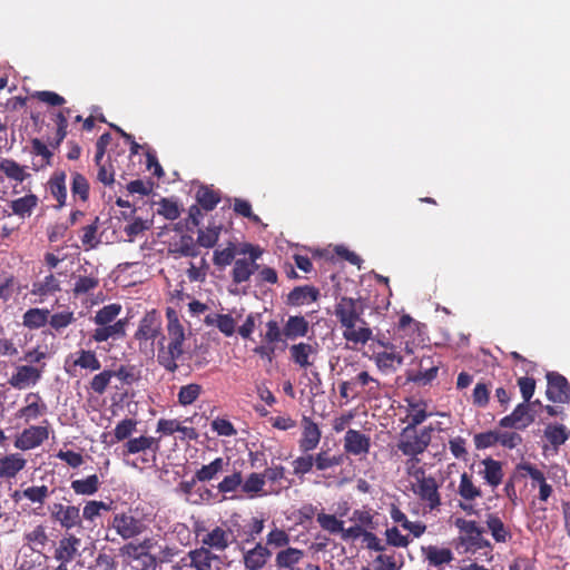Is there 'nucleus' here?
<instances>
[{
    "label": "nucleus",
    "mask_w": 570,
    "mask_h": 570,
    "mask_svg": "<svg viewBox=\"0 0 570 570\" xmlns=\"http://www.w3.org/2000/svg\"><path fill=\"white\" fill-rule=\"evenodd\" d=\"M365 306L360 298L341 296L337 298L334 315L344 328L343 337L354 344H365L372 337V330L361 318Z\"/></svg>",
    "instance_id": "obj_1"
},
{
    "label": "nucleus",
    "mask_w": 570,
    "mask_h": 570,
    "mask_svg": "<svg viewBox=\"0 0 570 570\" xmlns=\"http://www.w3.org/2000/svg\"><path fill=\"white\" fill-rule=\"evenodd\" d=\"M432 432L433 428L431 425L420 430L405 426L399 435L396 448L403 455L419 462L417 456L423 454L431 443Z\"/></svg>",
    "instance_id": "obj_2"
},
{
    "label": "nucleus",
    "mask_w": 570,
    "mask_h": 570,
    "mask_svg": "<svg viewBox=\"0 0 570 570\" xmlns=\"http://www.w3.org/2000/svg\"><path fill=\"white\" fill-rule=\"evenodd\" d=\"M455 527L459 529V543L465 552L491 550V543L483 537L484 531L476 521L458 518Z\"/></svg>",
    "instance_id": "obj_3"
},
{
    "label": "nucleus",
    "mask_w": 570,
    "mask_h": 570,
    "mask_svg": "<svg viewBox=\"0 0 570 570\" xmlns=\"http://www.w3.org/2000/svg\"><path fill=\"white\" fill-rule=\"evenodd\" d=\"M413 476L415 479V483L412 484L413 493L430 511L438 509L441 505V495L435 478L426 475L421 468L414 472Z\"/></svg>",
    "instance_id": "obj_4"
},
{
    "label": "nucleus",
    "mask_w": 570,
    "mask_h": 570,
    "mask_svg": "<svg viewBox=\"0 0 570 570\" xmlns=\"http://www.w3.org/2000/svg\"><path fill=\"white\" fill-rule=\"evenodd\" d=\"M165 337L158 342L157 362L166 371L175 373L178 370L177 361L183 356L185 333H168V344H164Z\"/></svg>",
    "instance_id": "obj_5"
},
{
    "label": "nucleus",
    "mask_w": 570,
    "mask_h": 570,
    "mask_svg": "<svg viewBox=\"0 0 570 570\" xmlns=\"http://www.w3.org/2000/svg\"><path fill=\"white\" fill-rule=\"evenodd\" d=\"M110 528L122 539L131 540L142 534L147 525L141 518L132 514L131 510L115 513Z\"/></svg>",
    "instance_id": "obj_6"
},
{
    "label": "nucleus",
    "mask_w": 570,
    "mask_h": 570,
    "mask_svg": "<svg viewBox=\"0 0 570 570\" xmlns=\"http://www.w3.org/2000/svg\"><path fill=\"white\" fill-rule=\"evenodd\" d=\"M228 523L230 530L234 532V542L239 539L242 543H250L255 541L256 537L264 530V519L256 517L246 520L235 513L228 519Z\"/></svg>",
    "instance_id": "obj_7"
},
{
    "label": "nucleus",
    "mask_w": 570,
    "mask_h": 570,
    "mask_svg": "<svg viewBox=\"0 0 570 570\" xmlns=\"http://www.w3.org/2000/svg\"><path fill=\"white\" fill-rule=\"evenodd\" d=\"M158 535L146 537L139 541L144 552L148 556L147 568H157L158 564L167 563L177 554L174 546L161 544Z\"/></svg>",
    "instance_id": "obj_8"
},
{
    "label": "nucleus",
    "mask_w": 570,
    "mask_h": 570,
    "mask_svg": "<svg viewBox=\"0 0 570 570\" xmlns=\"http://www.w3.org/2000/svg\"><path fill=\"white\" fill-rule=\"evenodd\" d=\"M65 367L68 374L75 375L78 370L99 371L101 362L95 351L80 348L67 356Z\"/></svg>",
    "instance_id": "obj_9"
},
{
    "label": "nucleus",
    "mask_w": 570,
    "mask_h": 570,
    "mask_svg": "<svg viewBox=\"0 0 570 570\" xmlns=\"http://www.w3.org/2000/svg\"><path fill=\"white\" fill-rule=\"evenodd\" d=\"M233 534L234 532L229 528L228 520H226L207 531L202 538V544L214 552H224L234 543Z\"/></svg>",
    "instance_id": "obj_10"
},
{
    "label": "nucleus",
    "mask_w": 570,
    "mask_h": 570,
    "mask_svg": "<svg viewBox=\"0 0 570 570\" xmlns=\"http://www.w3.org/2000/svg\"><path fill=\"white\" fill-rule=\"evenodd\" d=\"M535 420L534 413L531 412V403H519L514 410L503 416L498 425L501 429H513L523 431L529 428Z\"/></svg>",
    "instance_id": "obj_11"
},
{
    "label": "nucleus",
    "mask_w": 570,
    "mask_h": 570,
    "mask_svg": "<svg viewBox=\"0 0 570 570\" xmlns=\"http://www.w3.org/2000/svg\"><path fill=\"white\" fill-rule=\"evenodd\" d=\"M46 364L41 366L18 365L8 380L10 386L16 390H24L35 386L42 377Z\"/></svg>",
    "instance_id": "obj_12"
},
{
    "label": "nucleus",
    "mask_w": 570,
    "mask_h": 570,
    "mask_svg": "<svg viewBox=\"0 0 570 570\" xmlns=\"http://www.w3.org/2000/svg\"><path fill=\"white\" fill-rule=\"evenodd\" d=\"M49 509L51 518L66 531L82 527L79 507L53 503Z\"/></svg>",
    "instance_id": "obj_13"
},
{
    "label": "nucleus",
    "mask_w": 570,
    "mask_h": 570,
    "mask_svg": "<svg viewBox=\"0 0 570 570\" xmlns=\"http://www.w3.org/2000/svg\"><path fill=\"white\" fill-rule=\"evenodd\" d=\"M284 336L283 328L279 327L278 323L271 320L266 323V333L264 335L265 344L256 346L253 352L263 360L272 362L275 357L276 343L282 341Z\"/></svg>",
    "instance_id": "obj_14"
},
{
    "label": "nucleus",
    "mask_w": 570,
    "mask_h": 570,
    "mask_svg": "<svg viewBox=\"0 0 570 570\" xmlns=\"http://www.w3.org/2000/svg\"><path fill=\"white\" fill-rule=\"evenodd\" d=\"M547 391L546 395L549 401L554 403L570 402V383L558 372L547 373Z\"/></svg>",
    "instance_id": "obj_15"
},
{
    "label": "nucleus",
    "mask_w": 570,
    "mask_h": 570,
    "mask_svg": "<svg viewBox=\"0 0 570 570\" xmlns=\"http://www.w3.org/2000/svg\"><path fill=\"white\" fill-rule=\"evenodd\" d=\"M189 566L195 570H219L222 558L209 548L202 546L187 553Z\"/></svg>",
    "instance_id": "obj_16"
},
{
    "label": "nucleus",
    "mask_w": 570,
    "mask_h": 570,
    "mask_svg": "<svg viewBox=\"0 0 570 570\" xmlns=\"http://www.w3.org/2000/svg\"><path fill=\"white\" fill-rule=\"evenodd\" d=\"M49 436L48 428L31 425L24 429L14 440V448L28 451L40 446Z\"/></svg>",
    "instance_id": "obj_17"
},
{
    "label": "nucleus",
    "mask_w": 570,
    "mask_h": 570,
    "mask_svg": "<svg viewBox=\"0 0 570 570\" xmlns=\"http://www.w3.org/2000/svg\"><path fill=\"white\" fill-rule=\"evenodd\" d=\"M301 425L302 435L298 440V449L302 453L313 452L321 442L322 431L309 416L304 415Z\"/></svg>",
    "instance_id": "obj_18"
},
{
    "label": "nucleus",
    "mask_w": 570,
    "mask_h": 570,
    "mask_svg": "<svg viewBox=\"0 0 570 570\" xmlns=\"http://www.w3.org/2000/svg\"><path fill=\"white\" fill-rule=\"evenodd\" d=\"M161 317L155 311L147 312L139 322L135 338L141 342L154 341L160 334Z\"/></svg>",
    "instance_id": "obj_19"
},
{
    "label": "nucleus",
    "mask_w": 570,
    "mask_h": 570,
    "mask_svg": "<svg viewBox=\"0 0 570 570\" xmlns=\"http://www.w3.org/2000/svg\"><path fill=\"white\" fill-rule=\"evenodd\" d=\"M345 461V455L331 454L330 450H321L314 454V471L320 472L324 478L335 476V469L342 465Z\"/></svg>",
    "instance_id": "obj_20"
},
{
    "label": "nucleus",
    "mask_w": 570,
    "mask_h": 570,
    "mask_svg": "<svg viewBox=\"0 0 570 570\" xmlns=\"http://www.w3.org/2000/svg\"><path fill=\"white\" fill-rule=\"evenodd\" d=\"M81 539L75 534L67 533L59 541L53 550V559L58 563H71L79 554Z\"/></svg>",
    "instance_id": "obj_21"
},
{
    "label": "nucleus",
    "mask_w": 570,
    "mask_h": 570,
    "mask_svg": "<svg viewBox=\"0 0 570 570\" xmlns=\"http://www.w3.org/2000/svg\"><path fill=\"white\" fill-rule=\"evenodd\" d=\"M343 448L347 454L366 455L371 449V438L358 430L350 429L344 435Z\"/></svg>",
    "instance_id": "obj_22"
},
{
    "label": "nucleus",
    "mask_w": 570,
    "mask_h": 570,
    "mask_svg": "<svg viewBox=\"0 0 570 570\" xmlns=\"http://www.w3.org/2000/svg\"><path fill=\"white\" fill-rule=\"evenodd\" d=\"M243 564L246 570H262L272 557V551L261 542L252 549L242 548Z\"/></svg>",
    "instance_id": "obj_23"
},
{
    "label": "nucleus",
    "mask_w": 570,
    "mask_h": 570,
    "mask_svg": "<svg viewBox=\"0 0 570 570\" xmlns=\"http://www.w3.org/2000/svg\"><path fill=\"white\" fill-rule=\"evenodd\" d=\"M158 450L159 439L140 435L138 438L128 439L121 446V454L122 456H128L150 451L155 456Z\"/></svg>",
    "instance_id": "obj_24"
},
{
    "label": "nucleus",
    "mask_w": 570,
    "mask_h": 570,
    "mask_svg": "<svg viewBox=\"0 0 570 570\" xmlns=\"http://www.w3.org/2000/svg\"><path fill=\"white\" fill-rule=\"evenodd\" d=\"M128 324L127 318L118 320L107 325H99L94 330L91 340L97 343H102L112 340H121L126 336V326Z\"/></svg>",
    "instance_id": "obj_25"
},
{
    "label": "nucleus",
    "mask_w": 570,
    "mask_h": 570,
    "mask_svg": "<svg viewBox=\"0 0 570 570\" xmlns=\"http://www.w3.org/2000/svg\"><path fill=\"white\" fill-rule=\"evenodd\" d=\"M317 354V343L309 344L299 342L289 346L291 360L302 368H308L314 364Z\"/></svg>",
    "instance_id": "obj_26"
},
{
    "label": "nucleus",
    "mask_w": 570,
    "mask_h": 570,
    "mask_svg": "<svg viewBox=\"0 0 570 570\" xmlns=\"http://www.w3.org/2000/svg\"><path fill=\"white\" fill-rule=\"evenodd\" d=\"M156 431L164 435H173L174 433L178 432L181 434L179 436L180 440L195 441L198 439V433H197L196 429L190 428V426H185L178 420L160 419L157 422Z\"/></svg>",
    "instance_id": "obj_27"
},
{
    "label": "nucleus",
    "mask_w": 570,
    "mask_h": 570,
    "mask_svg": "<svg viewBox=\"0 0 570 570\" xmlns=\"http://www.w3.org/2000/svg\"><path fill=\"white\" fill-rule=\"evenodd\" d=\"M27 465V460L20 453H10L0 458V478L14 479Z\"/></svg>",
    "instance_id": "obj_28"
},
{
    "label": "nucleus",
    "mask_w": 570,
    "mask_h": 570,
    "mask_svg": "<svg viewBox=\"0 0 570 570\" xmlns=\"http://www.w3.org/2000/svg\"><path fill=\"white\" fill-rule=\"evenodd\" d=\"M320 291L312 285L296 286L287 295V304L292 306H302L316 302Z\"/></svg>",
    "instance_id": "obj_29"
},
{
    "label": "nucleus",
    "mask_w": 570,
    "mask_h": 570,
    "mask_svg": "<svg viewBox=\"0 0 570 570\" xmlns=\"http://www.w3.org/2000/svg\"><path fill=\"white\" fill-rule=\"evenodd\" d=\"M487 528L497 543H508L512 540V532L502 519L495 513L487 515Z\"/></svg>",
    "instance_id": "obj_30"
},
{
    "label": "nucleus",
    "mask_w": 570,
    "mask_h": 570,
    "mask_svg": "<svg viewBox=\"0 0 570 570\" xmlns=\"http://www.w3.org/2000/svg\"><path fill=\"white\" fill-rule=\"evenodd\" d=\"M481 463L484 469L480 471V474L484 481L493 489L499 487L503 479L502 463L492 458H485Z\"/></svg>",
    "instance_id": "obj_31"
},
{
    "label": "nucleus",
    "mask_w": 570,
    "mask_h": 570,
    "mask_svg": "<svg viewBox=\"0 0 570 570\" xmlns=\"http://www.w3.org/2000/svg\"><path fill=\"white\" fill-rule=\"evenodd\" d=\"M27 405L18 411V416L23 417L26 422L35 420L47 411V406L41 402V396L38 393H29L26 396Z\"/></svg>",
    "instance_id": "obj_32"
},
{
    "label": "nucleus",
    "mask_w": 570,
    "mask_h": 570,
    "mask_svg": "<svg viewBox=\"0 0 570 570\" xmlns=\"http://www.w3.org/2000/svg\"><path fill=\"white\" fill-rule=\"evenodd\" d=\"M309 324L302 315L289 316L284 324L283 333L288 340H296L307 335Z\"/></svg>",
    "instance_id": "obj_33"
},
{
    "label": "nucleus",
    "mask_w": 570,
    "mask_h": 570,
    "mask_svg": "<svg viewBox=\"0 0 570 570\" xmlns=\"http://www.w3.org/2000/svg\"><path fill=\"white\" fill-rule=\"evenodd\" d=\"M304 557V551L297 548L287 547L276 553L275 566L282 569H296L295 567Z\"/></svg>",
    "instance_id": "obj_34"
},
{
    "label": "nucleus",
    "mask_w": 570,
    "mask_h": 570,
    "mask_svg": "<svg viewBox=\"0 0 570 570\" xmlns=\"http://www.w3.org/2000/svg\"><path fill=\"white\" fill-rule=\"evenodd\" d=\"M422 553L432 567L448 564L454 558L453 552L449 548H439L436 546L422 547Z\"/></svg>",
    "instance_id": "obj_35"
},
{
    "label": "nucleus",
    "mask_w": 570,
    "mask_h": 570,
    "mask_svg": "<svg viewBox=\"0 0 570 570\" xmlns=\"http://www.w3.org/2000/svg\"><path fill=\"white\" fill-rule=\"evenodd\" d=\"M570 431L561 423H549L544 429V438L552 445L554 453L567 442Z\"/></svg>",
    "instance_id": "obj_36"
},
{
    "label": "nucleus",
    "mask_w": 570,
    "mask_h": 570,
    "mask_svg": "<svg viewBox=\"0 0 570 570\" xmlns=\"http://www.w3.org/2000/svg\"><path fill=\"white\" fill-rule=\"evenodd\" d=\"M66 173L55 171L48 181L49 190L51 195L58 202V208L66 205L67 200V187H66Z\"/></svg>",
    "instance_id": "obj_37"
},
{
    "label": "nucleus",
    "mask_w": 570,
    "mask_h": 570,
    "mask_svg": "<svg viewBox=\"0 0 570 570\" xmlns=\"http://www.w3.org/2000/svg\"><path fill=\"white\" fill-rule=\"evenodd\" d=\"M258 269L259 265H252L243 258L235 259L230 272L233 283L238 285L248 282Z\"/></svg>",
    "instance_id": "obj_38"
},
{
    "label": "nucleus",
    "mask_w": 570,
    "mask_h": 570,
    "mask_svg": "<svg viewBox=\"0 0 570 570\" xmlns=\"http://www.w3.org/2000/svg\"><path fill=\"white\" fill-rule=\"evenodd\" d=\"M49 315L47 308H29L22 316V324L29 330H38L48 323Z\"/></svg>",
    "instance_id": "obj_39"
},
{
    "label": "nucleus",
    "mask_w": 570,
    "mask_h": 570,
    "mask_svg": "<svg viewBox=\"0 0 570 570\" xmlns=\"http://www.w3.org/2000/svg\"><path fill=\"white\" fill-rule=\"evenodd\" d=\"M38 205V197L35 194H28L23 197L13 199L10 204L12 213L21 218L29 217Z\"/></svg>",
    "instance_id": "obj_40"
},
{
    "label": "nucleus",
    "mask_w": 570,
    "mask_h": 570,
    "mask_svg": "<svg viewBox=\"0 0 570 570\" xmlns=\"http://www.w3.org/2000/svg\"><path fill=\"white\" fill-rule=\"evenodd\" d=\"M458 493L463 500L470 502L482 497L481 489L474 484L472 475L466 472L460 476Z\"/></svg>",
    "instance_id": "obj_41"
},
{
    "label": "nucleus",
    "mask_w": 570,
    "mask_h": 570,
    "mask_svg": "<svg viewBox=\"0 0 570 570\" xmlns=\"http://www.w3.org/2000/svg\"><path fill=\"white\" fill-rule=\"evenodd\" d=\"M112 377L120 381L122 385H132L141 379V371L134 364H121L117 370H111Z\"/></svg>",
    "instance_id": "obj_42"
},
{
    "label": "nucleus",
    "mask_w": 570,
    "mask_h": 570,
    "mask_svg": "<svg viewBox=\"0 0 570 570\" xmlns=\"http://www.w3.org/2000/svg\"><path fill=\"white\" fill-rule=\"evenodd\" d=\"M100 481L97 474L88 475L85 479L73 480L71 489L78 495H92L98 492Z\"/></svg>",
    "instance_id": "obj_43"
},
{
    "label": "nucleus",
    "mask_w": 570,
    "mask_h": 570,
    "mask_svg": "<svg viewBox=\"0 0 570 570\" xmlns=\"http://www.w3.org/2000/svg\"><path fill=\"white\" fill-rule=\"evenodd\" d=\"M196 200L204 210L210 212L220 202V195L208 186H202L196 193Z\"/></svg>",
    "instance_id": "obj_44"
},
{
    "label": "nucleus",
    "mask_w": 570,
    "mask_h": 570,
    "mask_svg": "<svg viewBox=\"0 0 570 570\" xmlns=\"http://www.w3.org/2000/svg\"><path fill=\"white\" fill-rule=\"evenodd\" d=\"M227 462L223 458H216L209 464L203 465L195 472L196 480L199 482H208L217 476L218 473L223 472Z\"/></svg>",
    "instance_id": "obj_45"
},
{
    "label": "nucleus",
    "mask_w": 570,
    "mask_h": 570,
    "mask_svg": "<svg viewBox=\"0 0 570 570\" xmlns=\"http://www.w3.org/2000/svg\"><path fill=\"white\" fill-rule=\"evenodd\" d=\"M111 510V503H106L104 501H97V500H90L86 502L81 518L89 524H95V521L97 518L101 515L102 511H110Z\"/></svg>",
    "instance_id": "obj_46"
},
{
    "label": "nucleus",
    "mask_w": 570,
    "mask_h": 570,
    "mask_svg": "<svg viewBox=\"0 0 570 570\" xmlns=\"http://www.w3.org/2000/svg\"><path fill=\"white\" fill-rule=\"evenodd\" d=\"M350 381L355 382V387L361 385L367 387L366 393L370 397L377 399L381 393V383L377 379L371 376L368 372L362 371L355 377Z\"/></svg>",
    "instance_id": "obj_47"
},
{
    "label": "nucleus",
    "mask_w": 570,
    "mask_h": 570,
    "mask_svg": "<svg viewBox=\"0 0 570 570\" xmlns=\"http://www.w3.org/2000/svg\"><path fill=\"white\" fill-rule=\"evenodd\" d=\"M0 171L3 173L9 179L22 183L29 176L24 171V168L20 166L16 160L4 158L0 161Z\"/></svg>",
    "instance_id": "obj_48"
},
{
    "label": "nucleus",
    "mask_w": 570,
    "mask_h": 570,
    "mask_svg": "<svg viewBox=\"0 0 570 570\" xmlns=\"http://www.w3.org/2000/svg\"><path fill=\"white\" fill-rule=\"evenodd\" d=\"M429 413L426 412V404L422 401L420 402H409V414L406 416L407 419V425L416 428L422 424L428 417Z\"/></svg>",
    "instance_id": "obj_49"
},
{
    "label": "nucleus",
    "mask_w": 570,
    "mask_h": 570,
    "mask_svg": "<svg viewBox=\"0 0 570 570\" xmlns=\"http://www.w3.org/2000/svg\"><path fill=\"white\" fill-rule=\"evenodd\" d=\"M173 253L184 257H197L199 249L197 242L194 240L193 236L185 234L179 237V240L175 244Z\"/></svg>",
    "instance_id": "obj_50"
},
{
    "label": "nucleus",
    "mask_w": 570,
    "mask_h": 570,
    "mask_svg": "<svg viewBox=\"0 0 570 570\" xmlns=\"http://www.w3.org/2000/svg\"><path fill=\"white\" fill-rule=\"evenodd\" d=\"M58 291H60V282L53 274H49L42 281L32 284L31 293L39 296H47Z\"/></svg>",
    "instance_id": "obj_51"
},
{
    "label": "nucleus",
    "mask_w": 570,
    "mask_h": 570,
    "mask_svg": "<svg viewBox=\"0 0 570 570\" xmlns=\"http://www.w3.org/2000/svg\"><path fill=\"white\" fill-rule=\"evenodd\" d=\"M51 493H53V490L50 491L49 488L45 484L31 485L22 490L23 498L33 504H38L39 507H42L46 503Z\"/></svg>",
    "instance_id": "obj_52"
},
{
    "label": "nucleus",
    "mask_w": 570,
    "mask_h": 570,
    "mask_svg": "<svg viewBox=\"0 0 570 570\" xmlns=\"http://www.w3.org/2000/svg\"><path fill=\"white\" fill-rule=\"evenodd\" d=\"M512 430L513 429H497L499 445L508 450H513L523 443L521 434L517 430Z\"/></svg>",
    "instance_id": "obj_53"
},
{
    "label": "nucleus",
    "mask_w": 570,
    "mask_h": 570,
    "mask_svg": "<svg viewBox=\"0 0 570 570\" xmlns=\"http://www.w3.org/2000/svg\"><path fill=\"white\" fill-rule=\"evenodd\" d=\"M121 312V305L120 304H109L101 307L99 311L96 312L94 316V322L96 325H107L109 323H114L117 316Z\"/></svg>",
    "instance_id": "obj_54"
},
{
    "label": "nucleus",
    "mask_w": 570,
    "mask_h": 570,
    "mask_svg": "<svg viewBox=\"0 0 570 570\" xmlns=\"http://www.w3.org/2000/svg\"><path fill=\"white\" fill-rule=\"evenodd\" d=\"M313 460H314V454L312 452L302 453V455L294 459L292 461L294 475L302 479L304 475L312 473L314 471Z\"/></svg>",
    "instance_id": "obj_55"
},
{
    "label": "nucleus",
    "mask_w": 570,
    "mask_h": 570,
    "mask_svg": "<svg viewBox=\"0 0 570 570\" xmlns=\"http://www.w3.org/2000/svg\"><path fill=\"white\" fill-rule=\"evenodd\" d=\"M222 232V226L207 227L206 229H198L197 233V245L205 248H213L218 239Z\"/></svg>",
    "instance_id": "obj_56"
},
{
    "label": "nucleus",
    "mask_w": 570,
    "mask_h": 570,
    "mask_svg": "<svg viewBox=\"0 0 570 570\" xmlns=\"http://www.w3.org/2000/svg\"><path fill=\"white\" fill-rule=\"evenodd\" d=\"M203 387L197 383H190L179 389L177 399L183 406L193 404L202 394Z\"/></svg>",
    "instance_id": "obj_57"
},
{
    "label": "nucleus",
    "mask_w": 570,
    "mask_h": 570,
    "mask_svg": "<svg viewBox=\"0 0 570 570\" xmlns=\"http://www.w3.org/2000/svg\"><path fill=\"white\" fill-rule=\"evenodd\" d=\"M491 387V382H478L475 384L472 392V403L476 407L484 409L489 405Z\"/></svg>",
    "instance_id": "obj_58"
},
{
    "label": "nucleus",
    "mask_w": 570,
    "mask_h": 570,
    "mask_svg": "<svg viewBox=\"0 0 570 570\" xmlns=\"http://www.w3.org/2000/svg\"><path fill=\"white\" fill-rule=\"evenodd\" d=\"M374 360L380 370H395L396 365L403 363V357L393 351L379 352L375 354Z\"/></svg>",
    "instance_id": "obj_59"
},
{
    "label": "nucleus",
    "mask_w": 570,
    "mask_h": 570,
    "mask_svg": "<svg viewBox=\"0 0 570 570\" xmlns=\"http://www.w3.org/2000/svg\"><path fill=\"white\" fill-rule=\"evenodd\" d=\"M236 253V246L233 243H229L226 248L216 249L214 252L213 262L217 267L225 268L226 266L234 263Z\"/></svg>",
    "instance_id": "obj_60"
},
{
    "label": "nucleus",
    "mask_w": 570,
    "mask_h": 570,
    "mask_svg": "<svg viewBox=\"0 0 570 570\" xmlns=\"http://www.w3.org/2000/svg\"><path fill=\"white\" fill-rule=\"evenodd\" d=\"M99 228V217H95L94 222L82 228L81 243L86 250L97 247L99 239L97 238V232Z\"/></svg>",
    "instance_id": "obj_61"
},
{
    "label": "nucleus",
    "mask_w": 570,
    "mask_h": 570,
    "mask_svg": "<svg viewBox=\"0 0 570 570\" xmlns=\"http://www.w3.org/2000/svg\"><path fill=\"white\" fill-rule=\"evenodd\" d=\"M266 481L263 473H250L242 484V491L253 497L263 491Z\"/></svg>",
    "instance_id": "obj_62"
},
{
    "label": "nucleus",
    "mask_w": 570,
    "mask_h": 570,
    "mask_svg": "<svg viewBox=\"0 0 570 570\" xmlns=\"http://www.w3.org/2000/svg\"><path fill=\"white\" fill-rule=\"evenodd\" d=\"M374 561L377 563L375 570H400L404 564L403 557L400 554L399 558H396L395 553H381Z\"/></svg>",
    "instance_id": "obj_63"
},
{
    "label": "nucleus",
    "mask_w": 570,
    "mask_h": 570,
    "mask_svg": "<svg viewBox=\"0 0 570 570\" xmlns=\"http://www.w3.org/2000/svg\"><path fill=\"white\" fill-rule=\"evenodd\" d=\"M111 379V370H104L100 373L94 375V377L90 380L89 390L98 395H102L110 384Z\"/></svg>",
    "instance_id": "obj_64"
}]
</instances>
